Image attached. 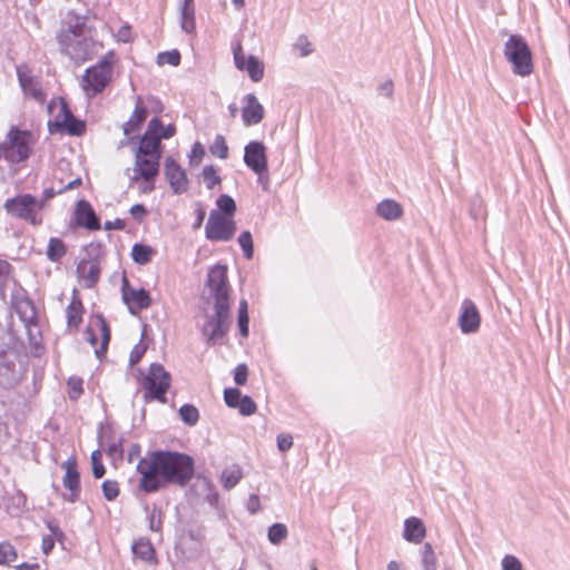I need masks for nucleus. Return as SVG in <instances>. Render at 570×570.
<instances>
[{
    "label": "nucleus",
    "instance_id": "f257e3e1",
    "mask_svg": "<svg viewBox=\"0 0 570 570\" xmlns=\"http://www.w3.org/2000/svg\"><path fill=\"white\" fill-rule=\"evenodd\" d=\"M140 475L138 488L147 494L168 485L187 487L195 476V459L176 450H151L136 466Z\"/></svg>",
    "mask_w": 570,
    "mask_h": 570
},
{
    "label": "nucleus",
    "instance_id": "f03ea898",
    "mask_svg": "<svg viewBox=\"0 0 570 570\" xmlns=\"http://www.w3.org/2000/svg\"><path fill=\"white\" fill-rule=\"evenodd\" d=\"M28 351L12 325L0 326V387L14 389L28 368Z\"/></svg>",
    "mask_w": 570,
    "mask_h": 570
},
{
    "label": "nucleus",
    "instance_id": "7ed1b4c3",
    "mask_svg": "<svg viewBox=\"0 0 570 570\" xmlns=\"http://www.w3.org/2000/svg\"><path fill=\"white\" fill-rule=\"evenodd\" d=\"M67 27L57 35L60 51L76 63L92 59L95 53V27L87 24V17L69 11Z\"/></svg>",
    "mask_w": 570,
    "mask_h": 570
},
{
    "label": "nucleus",
    "instance_id": "20e7f679",
    "mask_svg": "<svg viewBox=\"0 0 570 570\" xmlns=\"http://www.w3.org/2000/svg\"><path fill=\"white\" fill-rule=\"evenodd\" d=\"M116 61L114 50L107 51L97 63L89 66L82 76V89L88 97L104 91L112 79V68Z\"/></svg>",
    "mask_w": 570,
    "mask_h": 570
},
{
    "label": "nucleus",
    "instance_id": "39448f33",
    "mask_svg": "<svg viewBox=\"0 0 570 570\" xmlns=\"http://www.w3.org/2000/svg\"><path fill=\"white\" fill-rule=\"evenodd\" d=\"M171 374L161 363L154 362L149 365L147 374L141 379L144 402L157 401L161 404L168 402L167 392L171 386Z\"/></svg>",
    "mask_w": 570,
    "mask_h": 570
},
{
    "label": "nucleus",
    "instance_id": "423d86ee",
    "mask_svg": "<svg viewBox=\"0 0 570 570\" xmlns=\"http://www.w3.org/2000/svg\"><path fill=\"white\" fill-rule=\"evenodd\" d=\"M504 57L514 75L527 77L533 71L532 51L523 36L513 33L504 43Z\"/></svg>",
    "mask_w": 570,
    "mask_h": 570
},
{
    "label": "nucleus",
    "instance_id": "0eeeda50",
    "mask_svg": "<svg viewBox=\"0 0 570 570\" xmlns=\"http://www.w3.org/2000/svg\"><path fill=\"white\" fill-rule=\"evenodd\" d=\"M164 153L161 141H158L145 131L138 136L134 148L135 164L134 168H146L144 174L155 173L156 168H160V159Z\"/></svg>",
    "mask_w": 570,
    "mask_h": 570
},
{
    "label": "nucleus",
    "instance_id": "6e6552de",
    "mask_svg": "<svg viewBox=\"0 0 570 570\" xmlns=\"http://www.w3.org/2000/svg\"><path fill=\"white\" fill-rule=\"evenodd\" d=\"M230 304H214V314L200 327L206 345L212 347L222 344L229 331Z\"/></svg>",
    "mask_w": 570,
    "mask_h": 570
},
{
    "label": "nucleus",
    "instance_id": "1a4fd4ad",
    "mask_svg": "<svg viewBox=\"0 0 570 570\" xmlns=\"http://www.w3.org/2000/svg\"><path fill=\"white\" fill-rule=\"evenodd\" d=\"M7 147V161L10 164H19L26 161L33 149L32 132L28 129H20L11 126L4 141Z\"/></svg>",
    "mask_w": 570,
    "mask_h": 570
},
{
    "label": "nucleus",
    "instance_id": "9d476101",
    "mask_svg": "<svg viewBox=\"0 0 570 570\" xmlns=\"http://www.w3.org/2000/svg\"><path fill=\"white\" fill-rule=\"evenodd\" d=\"M50 134H66L72 137H81L86 134V121L75 116L65 98L60 97L59 111L53 120L48 121Z\"/></svg>",
    "mask_w": 570,
    "mask_h": 570
},
{
    "label": "nucleus",
    "instance_id": "9b49d317",
    "mask_svg": "<svg viewBox=\"0 0 570 570\" xmlns=\"http://www.w3.org/2000/svg\"><path fill=\"white\" fill-rule=\"evenodd\" d=\"M226 264H215L209 267L205 286L209 289L214 304H230V284Z\"/></svg>",
    "mask_w": 570,
    "mask_h": 570
},
{
    "label": "nucleus",
    "instance_id": "f8f14e48",
    "mask_svg": "<svg viewBox=\"0 0 570 570\" xmlns=\"http://www.w3.org/2000/svg\"><path fill=\"white\" fill-rule=\"evenodd\" d=\"M88 258H81L77 264V275L79 278L85 279V287L92 288L100 278V263L99 257L102 254V245L100 243H90L86 246Z\"/></svg>",
    "mask_w": 570,
    "mask_h": 570
},
{
    "label": "nucleus",
    "instance_id": "ddd939ff",
    "mask_svg": "<svg viewBox=\"0 0 570 570\" xmlns=\"http://www.w3.org/2000/svg\"><path fill=\"white\" fill-rule=\"evenodd\" d=\"M36 196L29 193L18 194L13 197L7 198L3 208L7 214L19 219H24L32 226L42 224V219L36 215Z\"/></svg>",
    "mask_w": 570,
    "mask_h": 570
},
{
    "label": "nucleus",
    "instance_id": "4468645a",
    "mask_svg": "<svg viewBox=\"0 0 570 570\" xmlns=\"http://www.w3.org/2000/svg\"><path fill=\"white\" fill-rule=\"evenodd\" d=\"M237 230L235 218L220 216L217 212H210L205 226V237L209 242H229Z\"/></svg>",
    "mask_w": 570,
    "mask_h": 570
},
{
    "label": "nucleus",
    "instance_id": "2eb2a0df",
    "mask_svg": "<svg viewBox=\"0 0 570 570\" xmlns=\"http://www.w3.org/2000/svg\"><path fill=\"white\" fill-rule=\"evenodd\" d=\"M121 298L131 315H138L151 305V296L145 287L134 288L124 273L121 279Z\"/></svg>",
    "mask_w": 570,
    "mask_h": 570
},
{
    "label": "nucleus",
    "instance_id": "dca6fc26",
    "mask_svg": "<svg viewBox=\"0 0 570 570\" xmlns=\"http://www.w3.org/2000/svg\"><path fill=\"white\" fill-rule=\"evenodd\" d=\"M164 175L174 194L181 195L188 190L189 180L187 173L171 156H167L165 159Z\"/></svg>",
    "mask_w": 570,
    "mask_h": 570
},
{
    "label": "nucleus",
    "instance_id": "f3484780",
    "mask_svg": "<svg viewBox=\"0 0 570 570\" xmlns=\"http://www.w3.org/2000/svg\"><path fill=\"white\" fill-rule=\"evenodd\" d=\"M458 326L462 334H474L481 327V314L475 303L464 298L460 306Z\"/></svg>",
    "mask_w": 570,
    "mask_h": 570
},
{
    "label": "nucleus",
    "instance_id": "a211bd4d",
    "mask_svg": "<svg viewBox=\"0 0 570 570\" xmlns=\"http://www.w3.org/2000/svg\"><path fill=\"white\" fill-rule=\"evenodd\" d=\"M73 224L87 230L101 228L100 216L95 212L89 200L81 198L76 202L73 210Z\"/></svg>",
    "mask_w": 570,
    "mask_h": 570
},
{
    "label": "nucleus",
    "instance_id": "6ab92c4d",
    "mask_svg": "<svg viewBox=\"0 0 570 570\" xmlns=\"http://www.w3.org/2000/svg\"><path fill=\"white\" fill-rule=\"evenodd\" d=\"M234 63L238 70H246L248 77L254 82L261 81L264 77L265 68L263 61L254 55H249L246 58L239 45L234 50Z\"/></svg>",
    "mask_w": 570,
    "mask_h": 570
},
{
    "label": "nucleus",
    "instance_id": "aec40b11",
    "mask_svg": "<svg viewBox=\"0 0 570 570\" xmlns=\"http://www.w3.org/2000/svg\"><path fill=\"white\" fill-rule=\"evenodd\" d=\"M244 164L250 170H263L268 166L267 148L263 141L250 140L244 147Z\"/></svg>",
    "mask_w": 570,
    "mask_h": 570
},
{
    "label": "nucleus",
    "instance_id": "412c9836",
    "mask_svg": "<svg viewBox=\"0 0 570 570\" xmlns=\"http://www.w3.org/2000/svg\"><path fill=\"white\" fill-rule=\"evenodd\" d=\"M246 105L242 109V119L245 126L259 124L265 115L264 107L254 94H247L244 97Z\"/></svg>",
    "mask_w": 570,
    "mask_h": 570
},
{
    "label": "nucleus",
    "instance_id": "4be33fe9",
    "mask_svg": "<svg viewBox=\"0 0 570 570\" xmlns=\"http://www.w3.org/2000/svg\"><path fill=\"white\" fill-rule=\"evenodd\" d=\"M148 116V108L144 105L142 98L138 96L130 118L122 125L124 135L139 131Z\"/></svg>",
    "mask_w": 570,
    "mask_h": 570
},
{
    "label": "nucleus",
    "instance_id": "5701e85b",
    "mask_svg": "<svg viewBox=\"0 0 570 570\" xmlns=\"http://www.w3.org/2000/svg\"><path fill=\"white\" fill-rule=\"evenodd\" d=\"M426 529L424 522L417 517H410L404 520L403 538L411 543H421L425 538Z\"/></svg>",
    "mask_w": 570,
    "mask_h": 570
},
{
    "label": "nucleus",
    "instance_id": "b1692460",
    "mask_svg": "<svg viewBox=\"0 0 570 570\" xmlns=\"http://www.w3.org/2000/svg\"><path fill=\"white\" fill-rule=\"evenodd\" d=\"M131 552L135 558L149 564L158 562L156 550L148 538L141 537L135 540L131 544Z\"/></svg>",
    "mask_w": 570,
    "mask_h": 570
},
{
    "label": "nucleus",
    "instance_id": "393cba45",
    "mask_svg": "<svg viewBox=\"0 0 570 570\" xmlns=\"http://www.w3.org/2000/svg\"><path fill=\"white\" fill-rule=\"evenodd\" d=\"M17 77L19 85L24 94H28L37 101H45L46 92L40 86H38V82L32 75L22 71L20 68H17Z\"/></svg>",
    "mask_w": 570,
    "mask_h": 570
},
{
    "label": "nucleus",
    "instance_id": "a878e982",
    "mask_svg": "<svg viewBox=\"0 0 570 570\" xmlns=\"http://www.w3.org/2000/svg\"><path fill=\"white\" fill-rule=\"evenodd\" d=\"M176 126L175 124L164 125L163 120L159 116L155 115L147 125L145 132L150 135L158 141L163 139H170L176 135Z\"/></svg>",
    "mask_w": 570,
    "mask_h": 570
},
{
    "label": "nucleus",
    "instance_id": "bb28decb",
    "mask_svg": "<svg viewBox=\"0 0 570 570\" xmlns=\"http://www.w3.org/2000/svg\"><path fill=\"white\" fill-rule=\"evenodd\" d=\"M180 28L187 35L196 33L195 0H183L179 8Z\"/></svg>",
    "mask_w": 570,
    "mask_h": 570
},
{
    "label": "nucleus",
    "instance_id": "cd10ccee",
    "mask_svg": "<svg viewBox=\"0 0 570 570\" xmlns=\"http://www.w3.org/2000/svg\"><path fill=\"white\" fill-rule=\"evenodd\" d=\"M375 213L379 217L387 222H393L401 218L404 210L399 202L392 198H385L376 205Z\"/></svg>",
    "mask_w": 570,
    "mask_h": 570
},
{
    "label": "nucleus",
    "instance_id": "c85d7f7f",
    "mask_svg": "<svg viewBox=\"0 0 570 570\" xmlns=\"http://www.w3.org/2000/svg\"><path fill=\"white\" fill-rule=\"evenodd\" d=\"M62 485L69 491L68 494H62V499L70 503L77 502L81 492L80 472L65 473L62 478Z\"/></svg>",
    "mask_w": 570,
    "mask_h": 570
},
{
    "label": "nucleus",
    "instance_id": "c756f323",
    "mask_svg": "<svg viewBox=\"0 0 570 570\" xmlns=\"http://www.w3.org/2000/svg\"><path fill=\"white\" fill-rule=\"evenodd\" d=\"M146 169L147 167L134 168V175L130 177V185H132L137 180H141V184L139 186V190L141 194H149L156 188L155 181L160 170V168H156L155 173L151 171L149 174H144V170Z\"/></svg>",
    "mask_w": 570,
    "mask_h": 570
},
{
    "label": "nucleus",
    "instance_id": "7c9ffc66",
    "mask_svg": "<svg viewBox=\"0 0 570 570\" xmlns=\"http://www.w3.org/2000/svg\"><path fill=\"white\" fill-rule=\"evenodd\" d=\"M16 312L19 318L24 323L26 326L33 325L38 326L37 312L35 303L29 297H23L17 305Z\"/></svg>",
    "mask_w": 570,
    "mask_h": 570
},
{
    "label": "nucleus",
    "instance_id": "2f4dec72",
    "mask_svg": "<svg viewBox=\"0 0 570 570\" xmlns=\"http://www.w3.org/2000/svg\"><path fill=\"white\" fill-rule=\"evenodd\" d=\"M155 255L156 249L145 243H135L130 252L131 259L138 265H146L150 263Z\"/></svg>",
    "mask_w": 570,
    "mask_h": 570
},
{
    "label": "nucleus",
    "instance_id": "473e14b6",
    "mask_svg": "<svg viewBox=\"0 0 570 570\" xmlns=\"http://www.w3.org/2000/svg\"><path fill=\"white\" fill-rule=\"evenodd\" d=\"M210 212H217L223 217L235 218L237 205L235 199L228 194H220L216 198V208Z\"/></svg>",
    "mask_w": 570,
    "mask_h": 570
},
{
    "label": "nucleus",
    "instance_id": "72a5a7b5",
    "mask_svg": "<svg viewBox=\"0 0 570 570\" xmlns=\"http://www.w3.org/2000/svg\"><path fill=\"white\" fill-rule=\"evenodd\" d=\"M67 246L59 237H50L47 246V258L52 263H58L66 255Z\"/></svg>",
    "mask_w": 570,
    "mask_h": 570
},
{
    "label": "nucleus",
    "instance_id": "f704fd0d",
    "mask_svg": "<svg viewBox=\"0 0 570 570\" xmlns=\"http://www.w3.org/2000/svg\"><path fill=\"white\" fill-rule=\"evenodd\" d=\"M31 326L32 325L26 326L28 331V340L30 347V352L28 353V355L30 354L32 357L39 358L45 354L46 347L42 343V335L40 330L33 332Z\"/></svg>",
    "mask_w": 570,
    "mask_h": 570
},
{
    "label": "nucleus",
    "instance_id": "c9c22d12",
    "mask_svg": "<svg viewBox=\"0 0 570 570\" xmlns=\"http://www.w3.org/2000/svg\"><path fill=\"white\" fill-rule=\"evenodd\" d=\"M178 416L187 426H195L199 421V411L191 403H184L178 410Z\"/></svg>",
    "mask_w": 570,
    "mask_h": 570
},
{
    "label": "nucleus",
    "instance_id": "e433bc0d",
    "mask_svg": "<svg viewBox=\"0 0 570 570\" xmlns=\"http://www.w3.org/2000/svg\"><path fill=\"white\" fill-rule=\"evenodd\" d=\"M469 215L474 222L485 218V204L480 194H474L469 199Z\"/></svg>",
    "mask_w": 570,
    "mask_h": 570
},
{
    "label": "nucleus",
    "instance_id": "4c0bfd02",
    "mask_svg": "<svg viewBox=\"0 0 570 570\" xmlns=\"http://www.w3.org/2000/svg\"><path fill=\"white\" fill-rule=\"evenodd\" d=\"M288 535L287 527L284 523L275 522L267 529V538L272 544L282 543Z\"/></svg>",
    "mask_w": 570,
    "mask_h": 570
},
{
    "label": "nucleus",
    "instance_id": "58836bf2",
    "mask_svg": "<svg viewBox=\"0 0 570 570\" xmlns=\"http://www.w3.org/2000/svg\"><path fill=\"white\" fill-rule=\"evenodd\" d=\"M83 313H85V307H83L82 303H79L78 307H75V305H68L66 308L68 327L78 328V326L82 322Z\"/></svg>",
    "mask_w": 570,
    "mask_h": 570
},
{
    "label": "nucleus",
    "instance_id": "ea45409f",
    "mask_svg": "<svg viewBox=\"0 0 570 570\" xmlns=\"http://www.w3.org/2000/svg\"><path fill=\"white\" fill-rule=\"evenodd\" d=\"M421 562L424 570H436L438 560L433 547L430 542H425L423 544Z\"/></svg>",
    "mask_w": 570,
    "mask_h": 570
},
{
    "label": "nucleus",
    "instance_id": "a19ab883",
    "mask_svg": "<svg viewBox=\"0 0 570 570\" xmlns=\"http://www.w3.org/2000/svg\"><path fill=\"white\" fill-rule=\"evenodd\" d=\"M237 242L242 248L244 257L246 259H252L254 257V240L252 233L247 229L243 230L239 234Z\"/></svg>",
    "mask_w": 570,
    "mask_h": 570
},
{
    "label": "nucleus",
    "instance_id": "79ce46f5",
    "mask_svg": "<svg viewBox=\"0 0 570 570\" xmlns=\"http://www.w3.org/2000/svg\"><path fill=\"white\" fill-rule=\"evenodd\" d=\"M68 396L71 401H78L83 394V380L80 376L71 375L67 380Z\"/></svg>",
    "mask_w": 570,
    "mask_h": 570
},
{
    "label": "nucleus",
    "instance_id": "37998d69",
    "mask_svg": "<svg viewBox=\"0 0 570 570\" xmlns=\"http://www.w3.org/2000/svg\"><path fill=\"white\" fill-rule=\"evenodd\" d=\"M156 62L159 66H163V65L167 63V65H170L173 67H177L181 62V55H180L178 49H171V50L161 51V52H159L157 55Z\"/></svg>",
    "mask_w": 570,
    "mask_h": 570
},
{
    "label": "nucleus",
    "instance_id": "c03bdc74",
    "mask_svg": "<svg viewBox=\"0 0 570 570\" xmlns=\"http://www.w3.org/2000/svg\"><path fill=\"white\" fill-rule=\"evenodd\" d=\"M209 153L219 159L228 157V145L223 135L218 134L215 136L213 144L209 146Z\"/></svg>",
    "mask_w": 570,
    "mask_h": 570
},
{
    "label": "nucleus",
    "instance_id": "a18cd8bd",
    "mask_svg": "<svg viewBox=\"0 0 570 570\" xmlns=\"http://www.w3.org/2000/svg\"><path fill=\"white\" fill-rule=\"evenodd\" d=\"M91 471L96 480L101 479L106 474V468L102 462V452L100 449H96L90 455Z\"/></svg>",
    "mask_w": 570,
    "mask_h": 570
},
{
    "label": "nucleus",
    "instance_id": "49530a36",
    "mask_svg": "<svg viewBox=\"0 0 570 570\" xmlns=\"http://www.w3.org/2000/svg\"><path fill=\"white\" fill-rule=\"evenodd\" d=\"M202 175L207 189H213L216 185L222 183V177L218 175L217 168L214 165L204 166Z\"/></svg>",
    "mask_w": 570,
    "mask_h": 570
},
{
    "label": "nucleus",
    "instance_id": "de8ad7c7",
    "mask_svg": "<svg viewBox=\"0 0 570 570\" xmlns=\"http://www.w3.org/2000/svg\"><path fill=\"white\" fill-rule=\"evenodd\" d=\"M243 476L242 470L239 466H236L232 470H225L222 474V483L224 489L230 490L237 485Z\"/></svg>",
    "mask_w": 570,
    "mask_h": 570
},
{
    "label": "nucleus",
    "instance_id": "09e8293b",
    "mask_svg": "<svg viewBox=\"0 0 570 570\" xmlns=\"http://www.w3.org/2000/svg\"><path fill=\"white\" fill-rule=\"evenodd\" d=\"M18 558V551L9 541L0 542V566L9 564Z\"/></svg>",
    "mask_w": 570,
    "mask_h": 570
},
{
    "label": "nucleus",
    "instance_id": "8fccbe9b",
    "mask_svg": "<svg viewBox=\"0 0 570 570\" xmlns=\"http://www.w3.org/2000/svg\"><path fill=\"white\" fill-rule=\"evenodd\" d=\"M244 395L238 387H225L223 397L229 409H237Z\"/></svg>",
    "mask_w": 570,
    "mask_h": 570
},
{
    "label": "nucleus",
    "instance_id": "3c124183",
    "mask_svg": "<svg viewBox=\"0 0 570 570\" xmlns=\"http://www.w3.org/2000/svg\"><path fill=\"white\" fill-rule=\"evenodd\" d=\"M101 491H102L104 498L110 502L115 501L120 493L118 482L115 480H109V479H107L102 482Z\"/></svg>",
    "mask_w": 570,
    "mask_h": 570
},
{
    "label": "nucleus",
    "instance_id": "603ef678",
    "mask_svg": "<svg viewBox=\"0 0 570 570\" xmlns=\"http://www.w3.org/2000/svg\"><path fill=\"white\" fill-rule=\"evenodd\" d=\"M45 524L50 531V534H47V537H51V539L62 543L63 540L66 539V534L59 527L57 520L55 518L46 519Z\"/></svg>",
    "mask_w": 570,
    "mask_h": 570
},
{
    "label": "nucleus",
    "instance_id": "864d4df0",
    "mask_svg": "<svg viewBox=\"0 0 570 570\" xmlns=\"http://www.w3.org/2000/svg\"><path fill=\"white\" fill-rule=\"evenodd\" d=\"M238 413L243 416H250L257 411V405L252 396L244 395L242 401L239 402V406H237Z\"/></svg>",
    "mask_w": 570,
    "mask_h": 570
},
{
    "label": "nucleus",
    "instance_id": "5fc2aeb1",
    "mask_svg": "<svg viewBox=\"0 0 570 570\" xmlns=\"http://www.w3.org/2000/svg\"><path fill=\"white\" fill-rule=\"evenodd\" d=\"M233 377L236 385H245L248 380V366L245 363L238 364L233 371Z\"/></svg>",
    "mask_w": 570,
    "mask_h": 570
},
{
    "label": "nucleus",
    "instance_id": "6e6d98bb",
    "mask_svg": "<svg viewBox=\"0 0 570 570\" xmlns=\"http://www.w3.org/2000/svg\"><path fill=\"white\" fill-rule=\"evenodd\" d=\"M124 436H119L116 442H111L106 449L107 454L111 458L121 460L124 456Z\"/></svg>",
    "mask_w": 570,
    "mask_h": 570
},
{
    "label": "nucleus",
    "instance_id": "4d7b16f0",
    "mask_svg": "<svg viewBox=\"0 0 570 570\" xmlns=\"http://www.w3.org/2000/svg\"><path fill=\"white\" fill-rule=\"evenodd\" d=\"M204 155H205L204 146L199 141H196L193 145L191 150L188 155L190 166L199 165L200 161L203 160Z\"/></svg>",
    "mask_w": 570,
    "mask_h": 570
},
{
    "label": "nucleus",
    "instance_id": "13d9d810",
    "mask_svg": "<svg viewBox=\"0 0 570 570\" xmlns=\"http://www.w3.org/2000/svg\"><path fill=\"white\" fill-rule=\"evenodd\" d=\"M56 195H60L59 189L56 190L52 187L45 188L41 197L40 198L36 197V205H35L36 210H41L46 206V203L48 200L52 199Z\"/></svg>",
    "mask_w": 570,
    "mask_h": 570
},
{
    "label": "nucleus",
    "instance_id": "bf43d9fd",
    "mask_svg": "<svg viewBox=\"0 0 570 570\" xmlns=\"http://www.w3.org/2000/svg\"><path fill=\"white\" fill-rule=\"evenodd\" d=\"M148 346L147 344H144L141 341L138 342L131 350L129 354V365H135L140 362V360L144 357Z\"/></svg>",
    "mask_w": 570,
    "mask_h": 570
},
{
    "label": "nucleus",
    "instance_id": "052dcab7",
    "mask_svg": "<svg viewBox=\"0 0 570 570\" xmlns=\"http://www.w3.org/2000/svg\"><path fill=\"white\" fill-rule=\"evenodd\" d=\"M161 511L154 505L153 511L148 514V529L154 532H158L161 529Z\"/></svg>",
    "mask_w": 570,
    "mask_h": 570
},
{
    "label": "nucleus",
    "instance_id": "680f3d73",
    "mask_svg": "<svg viewBox=\"0 0 570 570\" xmlns=\"http://www.w3.org/2000/svg\"><path fill=\"white\" fill-rule=\"evenodd\" d=\"M96 317H97L98 326H99L100 334H101V342L110 343L111 330H110V326H109L106 317L102 314H97Z\"/></svg>",
    "mask_w": 570,
    "mask_h": 570
},
{
    "label": "nucleus",
    "instance_id": "e2e57ef3",
    "mask_svg": "<svg viewBox=\"0 0 570 570\" xmlns=\"http://www.w3.org/2000/svg\"><path fill=\"white\" fill-rule=\"evenodd\" d=\"M129 214L136 222L142 223L145 220V218L148 216L149 210L147 209V207L144 204L138 203V204H134L130 207Z\"/></svg>",
    "mask_w": 570,
    "mask_h": 570
},
{
    "label": "nucleus",
    "instance_id": "0e129e2a",
    "mask_svg": "<svg viewBox=\"0 0 570 570\" xmlns=\"http://www.w3.org/2000/svg\"><path fill=\"white\" fill-rule=\"evenodd\" d=\"M194 214H195V220L193 223V229L196 230L202 227V225L204 224V219L206 217V208L202 202L195 203Z\"/></svg>",
    "mask_w": 570,
    "mask_h": 570
},
{
    "label": "nucleus",
    "instance_id": "69168bd1",
    "mask_svg": "<svg viewBox=\"0 0 570 570\" xmlns=\"http://www.w3.org/2000/svg\"><path fill=\"white\" fill-rule=\"evenodd\" d=\"M186 535L189 540L196 542L198 547L202 546L205 535H204V528L200 525H193L186 530Z\"/></svg>",
    "mask_w": 570,
    "mask_h": 570
},
{
    "label": "nucleus",
    "instance_id": "338daca9",
    "mask_svg": "<svg viewBox=\"0 0 570 570\" xmlns=\"http://www.w3.org/2000/svg\"><path fill=\"white\" fill-rule=\"evenodd\" d=\"M277 449L285 453L293 446V436L288 433H281L276 436Z\"/></svg>",
    "mask_w": 570,
    "mask_h": 570
},
{
    "label": "nucleus",
    "instance_id": "774afa93",
    "mask_svg": "<svg viewBox=\"0 0 570 570\" xmlns=\"http://www.w3.org/2000/svg\"><path fill=\"white\" fill-rule=\"evenodd\" d=\"M501 564L502 570H522L521 561L512 554H505L502 559Z\"/></svg>",
    "mask_w": 570,
    "mask_h": 570
}]
</instances>
